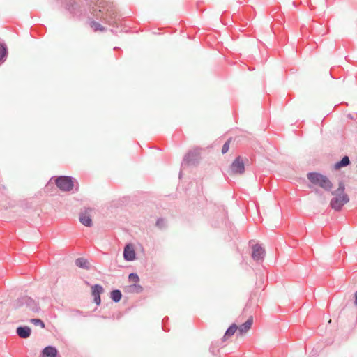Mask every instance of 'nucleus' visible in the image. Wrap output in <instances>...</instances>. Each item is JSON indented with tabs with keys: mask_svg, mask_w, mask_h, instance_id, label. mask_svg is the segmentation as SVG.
<instances>
[{
	"mask_svg": "<svg viewBox=\"0 0 357 357\" xmlns=\"http://www.w3.org/2000/svg\"><path fill=\"white\" fill-rule=\"evenodd\" d=\"M57 187L63 191H70L73 188V181L71 177L60 176L56 179Z\"/></svg>",
	"mask_w": 357,
	"mask_h": 357,
	"instance_id": "3",
	"label": "nucleus"
},
{
	"mask_svg": "<svg viewBox=\"0 0 357 357\" xmlns=\"http://www.w3.org/2000/svg\"><path fill=\"white\" fill-rule=\"evenodd\" d=\"M265 255L264 249L259 245L256 244L252 246V257L255 261H261Z\"/></svg>",
	"mask_w": 357,
	"mask_h": 357,
	"instance_id": "7",
	"label": "nucleus"
},
{
	"mask_svg": "<svg viewBox=\"0 0 357 357\" xmlns=\"http://www.w3.org/2000/svg\"><path fill=\"white\" fill-rule=\"evenodd\" d=\"M30 321L35 326H40L41 328H45L44 322L40 319H31Z\"/></svg>",
	"mask_w": 357,
	"mask_h": 357,
	"instance_id": "18",
	"label": "nucleus"
},
{
	"mask_svg": "<svg viewBox=\"0 0 357 357\" xmlns=\"http://www.w3.org/2000/svg\"><path fill=\"white\" fill-rule=\"evenodd\" d=\"M86 226H91V225L90 224H88V225H85Z\"/></svg>",
	"mask_w": 357,
	"mask_h": 357,
	"instance_id": "25",
	"label": "nucleus"
},
{
	"mask_svg": "<svg viewBox=\"0 0 357 357\" xmlns=\"http://www.w3.org/2000/svg\"><path fill=\"white\" fill-rule=\"evenodd\" d=\"M349 163H350V160H349V157L345 155L342 158L341 160H340L339 162L335 163V168L336 169H339L342 167H347V165H349Z\"/></svg>",
	"mask_w": 357,
	"mask_h": 357,
	"instance_id": "14",
	"label": "nucleus"
},
{
	"mask_svg": "<svg viewBox=\"0 0 357 357\" xmlns=\"http://www.w3.org/2000/svg\"><path fill=\"white\" fill-rule=\"evenodd\" d=\"M344 184L340 182L338 188L332 192L335 197L331 200L330 205L335 211H340L349 201V196L344 193Z\"/></svg>",
	"mask_w": 357,
	"mask_h": 357,
	"instance_id": "1",
	"label": "nucleus"
},
{
	"mask_svg": "<svg viewBox=\"0 0 357 357\" xmlns=\"http://www.w3.org/2000/svg\"><path fill=\"white\" fill-rule=\"evenodd\" d=\"M123 257L126 261H131L135 259V252L133 247L127 244L123 250Z\"/></svg>",
	"mask_w": 357,
	"mask_h": 357,
	"instance_id": "9",
	"label": "nucleus"
},
{
	"mask_svg": "<svg viewBox=\"0 0 357 357\" xmlns=\"http://www.w3.org/2000/svg\"><path fill=\"white\" fill-rule=\"evenodd\" d=\"M128 279L130 282H138L139 281V278L138 275L135 273H130L128 275Z\"/></svg>",
	"mask_w": 357,
	"mask_h": 357,
	"instance_id": "19",
	"label": "nucleus"
},
{
	"mask_svg": "<svg viewBox=\"0 0 357 357\" xmlns=\"http://www.w3.org/2000/svg\"><path fill=\"white\" fill-rule=\"evenodd\" d=\"M156 225H157V226H160V227L161 228V227H162L161 226H162V225L157 224Z\"/></svg>",
	"mask_w": 357,
	"mask_h": 357,
	"instance_id": "24",
	"label": "nucleus"
},
{
	"mask_svg": "<svg viewBox=\"0 0 357 357\" xmlns=\"http://www.w3.org/2000/svg\"><path fill=\"white\" fill-rule=\"evenodd\" d=\"M230 169L234 174H243L245 171L243 158L241 156H238L231 163Z\"/></svg>",
	"mask_w": 357,
	"mask_h": 357,
	"instance_id": "5",
	"label": "nucleus"
},
{
	"mask_svg": "<svg viewBox=\"0 0 357 357\" xmlns=\"http://www.w3.org/2000/svg\"><path fill=\"white\" fill-rule=\"evenodd\" d=\"M110 297H111V299L114 302L117 303V302L121 301V297H122V294H121L120 290L114 289V290L111 291Z\"/></svg>",
	"mask_w": 357,
	"mask_h": 357,
	"instance_id": "15",
	"label": "nucleus"
},
{
	"mask_svg": "<svg viewBox=\"0 0 357 357\" xmlns=\"http://www.w3.org/2000/svg\"><path fill=\"white\" fill-rule=\"evenodd\" d=\"M79 220L82 223H91L92 221L90 215L87 211H85L80 215Z\"/></svg>",
	"mask_w": 357,
	"mask_h": 357,
	"instance_id": "17",
	"label": "nucleus"
},
{
	"mask_svg": "<svg viewBox=\"0 0 357 357\" xmlns=\"http://www.w3.org/2000/svg\"><path fill=\"white\" fill-rule=\"evenodd\" d=\"M42 357H58V351L53 346H47L42 351Z\"/></svg>",
	"mask_w": 357,
	"mask_h": 357,
	"instance_id": "11",
	"label": "nucleus"
},
{
	"mask_svg": "<svg viewBox=\"0 0 357 357\" xmlns=\"http://www.w3.org/2000/svg\"><path fill=\"white\" fill-rule=\"evenodd\" d=\"M253 319L252 317H250L245 323L241 324L239 327H238V333L242 335L247 333L250 328H251V326L252 324Z\"/></svg>",
	"mask_w": 357,
	"mask_h": 357,
	"instance_id": "13",
	"label": "nucleus"
},
{
	"mask_svg": "<svg viewBox=\"0 0 357 357\" xmlns=\"http://www.w3.org/2000/svg\"><path fill=\"white\" fill-rule=\"evenodd\" d=\"M92 295L93 296L94 303L99 305L101 302L100 294L103 292V287L100 284H94L91 287Z\"/></svg>",
	"mask_w": 357,
	"mask_h": 357,
	"instance_id": "8",
	"label": "nucleus"
},
{
	"mask_svg": "<svg viewBox=\"0 0 357 357\" xmlns=\"http://www.w3.org/2000/svg\"><path fill=\"white\" fill-rule=\"evenodd\" d=\"M307 177L313 185H318L326 191H331L333 188V183L329 178L318 172H309Z\"/></svg>",
	"mask_w": 357,
	"mask_h": 357,
	"instance_id": "2",
	"label": "nucleus"
},
{
	"mask_svg": "<svg viewBox=\"0 0 357 357\" xmlns=\"http://www.w3.org/2000/svg\"><path fill=\"white\" fill-rule=\"evenodd\" d=\"M199 160V151L194 149L190 151L183 158L182 164L188 165H194L198 162Z\"/></svg>",
	"mask_w": 357,
	"mask_h": 357,
	"instance_id": "4",
	"label": "nucleus"
},
{
	"mask_svg": "<svg viewBox=\"0 0 357 357\" xmlns=\"http://www.w3.org/2000/svg\"><path fill=\"white\" fill-rule=\"evenodd\" d=\"M130 287L135 289V291L137 293H141L143 290L142 287L141 285L137 284H134L131 285Z\"/></svg>",
	"mask_w": 357,
	"mask_h": 357,
	"instance_id": "21",
	"label": "nucleus"
},
{
	"mask_svg": "<svg viewBox=\"0 0 357 357\" xmlns=\"http://www.w3.org/2000/svg\"><path fill=\"white\" fill-rule=\"evenodd\" d=\"M355 304L357 305V291L355 293Z\"/></svg>",
	"mask_w": 357,
	"mask_h": 357,
	"instance_id": "23",
	"label": "nucleus"
},
{
	"mask_svg": "<svg viewBox=\"0 0 357 357\" xmlns=\"http://www.w3.org/2000/svg\"><path fill=\"white\" fill-rule=\"evenodd\" d=\"M237 329H238V326L236 324H231L229 327V328L226 331L225 335H224V338L227 339V338L231 337V335H233L236 332Z\"/></svg>",
	"mask_w": 357,
	"mask_h": 357,
	"instance_id": "16",
	"label": "nucleus"
},
{
	"mask_svg": "<svg viewBox=\"0 0 357 357\" xmlns=\"http://www.w3.org/2000/svg\"><path fill=\"white\" fill-rule=\"evenodd\" d=\"M229 142H230V140L229 139L223 144L222 148V154H225L228 151L229 148Z\"/></svg>",
	"mask_w": 357,
	"mask_h": 357,
	"instance_id": "20",
	"label": "nucleus"
},
{
	"mask_svg": "<svg viewBox=\"0 0 357 357\" xmlns=\"http://www.w3.org/2000/svg\"><path fill=\"white\" fill-rule=\"evenodd\" d=\"M20 303L25 305L28 308L33 312L38 311V305L33 298L28 296H23L20 298Z\"/></svg>",
	"mask_w": 357,
	"mask_h": 357,
	"instance_id": "6",
	"label": "nucleus"
},
{
	"mask_svg": "<svg viewBox=\"0 0 357 357\" xmlns=\"http://www.w3.org/2000/svg\"><path fill=\"white\" fill-rule=\"evenodd\" d=\"M75 264L77 267L87 271L91 269L92 268L91 263L84 257L76 259L75 261Z\"/></svg>",
	"mask_w": 357,
	"mask_h": 357,
	"instance_id": "12",
	"label": "nucleus"
},
{
	"mask_svg": "<svg viewBox=\"0 0 357 357\" xmlns=\"http://www.w3.org/2000/svg\"><path fill=\"white\" fill-rule=\"evenodd\" d=\"M16 333L20 337L26 339L30 337L31 334V329L30 327L26 326H20L17 328Z\"/></svg>",
	"mask_w": 357,
	"mask_h": 357,
	"instance_id": "10",
	"label": "nucleus"
},
{
	"mask_svg": "<svg viewBox=\"0 0 357 357\" xmlns=\"http://www.w3.org/2000/svg\"><path fill=\"white\" fill-rule=\"evenodd\" d=\"M6 52V50L5 47L3 45L0 44V60L5 56Z\"/></svg>",
	"mask_w": 357,
	"mask_h": 357,
	"instance_id": "22",
	"label": "nucleus"
}]
</instances>
